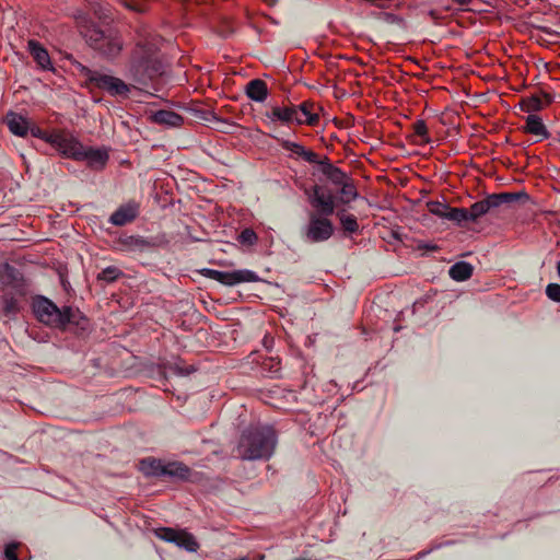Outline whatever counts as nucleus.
Segmentation results:
<instances>
[{"label": "nucleus", "mask_w": 560, "mask_h": 560, "mask_svg": "<svg viewBox=\"0 0 560 560\" xmlns=\"http://www.w3.org/2000/svg\"><path fill=\"white\" fill-rule=\"evenodd\" d=\"M2 312L10 318L15 317L20 312L19 301L11 293H4L2 296Z\"/></svg>", "instance_id": "obj_29"}, {"label": "nucleus", "mask_w": 560, "mask_h": 560, "mask_svg": "<svg viewBox=\"0 0 560 560\" xmlns=\"http://www.w3.org/2000/svg\"><path fill=\"white\" fill-rule=\"evenodd\" d=\"M174 371H175L178 375H186V374L190 373V370H184V369H182V368H179V366H177V365L174 368Z\"/></svg>", "instance_id": "obj_44"}, {"label": "nucleus", "mask_w": 560, "mask_h": 560, "mask_svg": "<svg viewBox=\"0 0 560 560\" xmlns=\"http://www.w3.org/2000/svg\"><path fill=\"white\" fill-rule=\"evenodd\" d=\"M340 224L346 232L355 233L359 230L357 218L353 214L338 213Z\"/></svg>", "instance_id": "obj_34"}, {"label": "nucleus", "mask_w": 560, "mask_h": 560, "mask_svg": "<svg viewBox=\"0 0 560 560\" xmlns=\"http://www.w3.org/2000/svg\"><path fill=\"white\" fill-rule=\"evenodd\" d=\"M246 96L257 103H262L268 97V88L264 80H250L245 88Z\"/></svg>", "instance_id": "obj_19"}, {"label": "nucleus", "mask_w": 560, "mask_h": 560, "mask_svg": "<svg viewBox=\"0 0 560 560\" xmlns=\"http://www.w3.org/2000/svg\"><path fill=\"white\" fill-rule=\"evenodd\" d=\"M332 234V222L318 213H308V222L301 230L303 241L311 244L326 242Z\"/></svg>", "instance_id": "obj_7"}, {"label": "nucleus", "mask_w": 560, "mask_h": 560, "mask_svg": "<svg viewBox=\"0 0 560 560\" xmlns=\"http://www.w3.org/2000/svg\"><path fill=\"white\" fill-rule=\"evenodd\" d=\"M546 97H547V104L551 103V97L548 95H546Z\"/></svg>", "instance_id": "obj_48"}, {"label": "nucleus", "mask_w": 560, "mask_h": 560, "mask_svg": "<svg viewBox=\"0 0 560 560\" xmlns=\"http://www.w3.org/2000/svg\"><path fill=\"white\" fill-rule=\"evenodd\" d=\"M90 10L92 13L100 20L110 19V7L107 3L102 2L101 0H91Z\"/></svg>", "instance_id": "obj_31"}, {"label": "nucleus", "mask_w": 560, "mask_h": 560, "mask_svg": "<svg viewBox=\"0 0 560 560\" xmlns=\"http://www.w3.org/2000/svg\"><path fill=\"white\" fill-rule=\"evenodd\" d=\"M269 7H273L278 3V0H265Z\"/></svg>", "instance_id": "obj_47"}, {"label": "nucleus", "mask_w": 560, "mask_h": 560, "mask_svg": "<svg viewBox=\"0 0 560 560\" xmlns=\"http://www.w3.org/2000/svg\"><path fill=\"white\" fill-rule=\"evenodd\" d=\"M178 532L177 529L171 528V527H161L156 529L155 534L156 536L166 541V542H176V539L178 538Z\"/></svg>", "instance_id": "obj_35"}, {"label": "nucleus", "mask_w": 560, "mask_h": 560, "mask_svg": "<svg viewBox=\"0 0 560 560\" xmlns=\"http://www.w3.org/2000/svg\"><path fill=\"white\" fill-rule=\"evenodd\" d=\"M124 276V272L116 266H108L104 268L98 275L97 280L106 283H112Z\"/></svg>", "instance_id": "obj_33"}, {"label": "nucleus", "mask_w": 560, "mask_h": 560, "mask_svg": "<svg viewBox=\"0 0 560 560\" xmlns=\"http://www.w3.org/2000/svg\"><path fill=\"white\" fill-rule=\"evenodd\" d=\"M138 215V207L135 203L120 206L109 218V222L116 226H122L133 221Z\"/></svg>", "instance_id": "obj_17"}, {"label": "nucleus", "mask_w": 560, "mask_h": 560, "mask_svg": "<svg viewBox=\"0 0 560 560\" xmlns=\"http://www.w3.org/2000/svg\"><path fill=\"white\" fill-rule=\"evenodd\" d=\"M109 154L105 148H85L83 147L82 154L79 161H86L88 166L94 170H103L107 164Z\"/></svg>", "instance_id": "obj_14"}, {"label": "nucleus", "mask_w": 560, "mask_h": 560, "mask_svg": "<svg viewBox=\"0 0 560 560\" xmlns=\"http://www.w3.org/2000/svg\"><path fill=\"white\" fill-rule=\"evenodd\" d=\"M78 69L89 84L105 91L113 97H128L131 89L135 88L132 83H127L122 79L106 73L103 70L90 69L81 63H79Z\"/></svg>", "instance_id": "obj_4"}, {"label": "nucleus", "mask_w": 560, "mask_h": 560, "mask_svg": "<svg viewBox=\"0 0 560 560\" xmlns=\"http://www.w3.org/2000/svg\"><path fill=\"white\" fill-rule=\"evenodd\" d=\"M459 5H468L472 0H454Z\"/></svg>", "instance_id": "obj_45"}, {"label": "nucleus", "mask_w": 560, "mask_h": 560, "mask_svg": "<svg viewBox=\"0 0 560 560\" xmlns=\"http://www.w3.org/2000/svg\"><path fill=\"white\" fill-rule=\"evenodd\" d=\"M19 542H9L4 547V558L7 560H19L16 555V549L19 548Z\"/></svg>", "instance_id": "obj_41"}, {"label": "nucleus", "mask_w": 560, "mask_h": 560, "mask_svg": "<svg viewBox=\"0 0 560 560\" xmlns=\"http://www.w3.org/2000/svg\"><path fill=\"white\" fill-rule=\"evenodd\" d=\"M417 247L418 249H425L430 252H436L439 249V246L436 244L425 242H420Z\"/></svg>", "instance_id": "obj_43"}, {"label": "nucleus", "mask_w": 560, "mask_h": 560, "mask_svg": "<svg viewBox=\"0 0 560 560\" xmlns=\"http://www.w3.org/2000/svg\"><path fill=\"white\" fill-rule=\"evenodd\" d=\"M131 51L129 61L125 67V77L136 84L148 85V83L160 74V63L155 58L158 47L153 39L142 36Z\"/></svg>", "instance_id": "obj_1"}, {"label": "nucleus", "mask_w": 560, "mask_h": 560, "mask_svg": "<svg viewBox=\"0 0 560 560\" xmlns=\"http://www.w3.org/2000/svg\"><path fill=\"white\" fill-rule=\"evenodd\" d=\"M164 469V477L173 480H188L191 474V469L182 462H167Z\"/></svg>", "instance_id": "obj_22"}, {"label": "nucleus", "mask_w": 560, "mask_h": 560, "mask_svg": "<svg viewBox=\"0 0 560 560\" xmlns=\"http://www.w3.org/2000/svg\"><path fill=\"white\" fill-rule=\"evenodd\" d=\"M4 124L18 137H25L28 133L30 122L26 117L19 113L9 112L4 117Z\"/></svg>", "instance_id": "obj_15"}, {"label": "nucleus", "mask_w": 560, "mask_h": 560, "mask_svg": "<svg viewBox=\"0 0 560 560\" xmlns=\"http://www.w3.org/2000/svg\"><path fill=\"white\" fill-rule=\"evenodd\" d=\"M84 37L90 47L107 58L118 56L122 49L120 36L112 28L91 27L86 30Z\"/></svg>", "instance_id": "obj_5"}, {"label": "nucleus", "mask_w": 560, "mask_h": 560, "mask_svg": "<svg viewBox=\"0 0 560 560\" xmlns=\"http://www.w3.org/2000/svg\"><path fill=\"white\" fill-rule=\"evenodd\" d=\"M340 186V201L342 203H349L355 200L359 196L355 185L352 179L348 176L345 178V183L339 184Z\"/></svg>", "instance_id": "obj_27"}, {"label": "nucleus", "mask_w": 560, "mask_h": 560, "mask_svg": "<svg viewBox=\"0 0 560 560\" xmlns=\"http://www.w3.org/2000/svg\"><path fill=\"white\" fill-rule=\"evenodd\" d=\"M524 131L530 133L533 136L540 137V139H548L550 137V132L546 128L542 119L535 114H529L525 119Z\"/></svg>", "instance_id": "obj_23"}, {"label": "nucleus", "mask_w": 560, "mask_h": 560, "mask_svg": "<svg viewBox=\"0 0 560 560\" xmlns=\"http://www.w3.org/2000/svg\"><path fill=\"white\" fill-rule=\"evenodd\" d=\"M546 295L551 301L560 303V284H558V283H549L546 287Z\"/></svg>", "instance_id": "obj_40"}, {"label": "nucleus", "mask_w": 560, "mask_h": 560, "mask_svg": "<svg viewBox=\"0 0 560 560\" xmlns=\"http://www.w3.org/2000/svg\"><path fill=\"white\" fill-rule=\"evenodd\" d=\"M295 106H275L271 112L267 114V117L272 121H281L284 124L296 122L301 125V119L296 117Z\"/></svg>", "instance_id": "obj_18"}, {"label": "nucleus", "mask_w": 560, "mask_h": 560, "mask_svg": "<svg viewBox=\"0 0 560 560\" xmlns=\"http://www.w3.org/2000/svg\"><path fill=\"white\" fill-rule=\"evenodd\" d=\"M32 310L38 322L57 329H65L69 324L78 323L79 310L71 306L58 307L44 295H36L32 301Z\"/></svg>", "instance_id": "obj_3"}, {"label": "nucleus", "mask_w": 560, "mask_h": 560, "mask_svg": "<svg viewBox=\"0 0 560 560\" xmlns=\"http://www.w3.org/2000/svg\"><path fill=\"white\" fill-rule=\"evenodd\" d=\"M200 272L206 278L215 280L219 283L228 287H233L244 282H257L259 280L257 273L248 269L221 271L210 268H203Z\"/></svg>", "instance_id": "obj_8"}, {"label": "nucleus", "mask_w": 560, "mask_h": 560, "mask_svg": "<svg viewBox=\"0 0 560 560\" xmlns=\"http://www.w3.org/2000/svg\"><path fill=\"white\" fill-rule=\"evenodd\" d=\"M312 105L307 103H302L298 107H295L296 117L301 119V125L306 124L308 126H313L318 121V115L313 114L311 109Z\"/></svg>", "instance_id": "obj_28"}, {"label": "nucleus", "mask_w": 560, "mask_h": 560, "mask_svg": "<svg viewBox=\"0 0 560 560\" xmlns=\"http://www.w3.org/2000/svg\"><path fill=\"white\" fill-rule=\"evenodd\" d=\"M238 241L242 243V244H247V245H253L256 243L257 241V235L256 233L254 232V230L252 229H244L240 235H238Z\"/></svg>", "instance_id": "obj_38"}, {"label": "nucleus", "mask_w": 560, "mask_h": 560, "mask_svg": "<svg viewBox=\"0 0 560 560\" xmlns=\"http://www.w3.org/2000/svg\"><path fill=\"white\" fill-rule=\"evenodd\" d=\"M413 131L419 136L424 143H430L431 139L428 136V127L424 120L420 119L413 124Z\"/></svg>", "instance_id": "obj_37"}, {"label": "nucleus", "mask_w": 560, "mask_h": 560, "mask_svg": "<svg viewBox=\"0 0 560 560\" xmlns=\"http://www.w3.org/2000/svg\"><path fill=\"white\" fill-rule=\"evenodd\" d=\"M280 145L282 147V149L290 151L292 154L303 159L305 162L313 164L318 161L317 153L304 148L302 144H300L298 142H293L290 140H282L280 142Z\"/></svg>", "instance_id": "obj_20"}, {"label": "nucleus", "mask_w": 560, "mask_h": 560, "mask_svg": "<svg viewBox=\"0 0 560 560\" xmlns=\"http://www.w3.org/2000/svg\"><path fill=\"white\" fill-rule=\"evenodd\" d=\"M306 194L308 202L313 208V211L310 213H318L324 217L334 214L335 197L331 192L326 191L323 186L314 185Z\"/></svg>", "instance_id": "obj_9"}, {"label": "nucleus", "mask_w": 560, "mask_h": 560, "mask_svg": "<svg viewBox=\"0 0 560 560\" xmlns=\"http://www.w3.org/2000/svg\"><path fill=\"white\" fill-rule=\"evenodd\" d=\"M445 219L462 226L469 221L468 209L448 207Z\"/></svg>", "instance_id": "obj_30"}, {"label": "nucleus", "mask_w": 560, "mask_h": 560, "mask_svg": "<svg viewBox=\"0 0 560 560\" xmlns=\"http://www.w3.org/2000/svg\"><path fill=\"white\" fill-rule=\"evenodd\" d=\"M520 105L522 110L529 114L534 112H539L544 108V103L537 95H530L528 97L523 98Z\"/></svg>", "instance_id": "obj_32"}, {"label": "nucleus", "mask_w": 560, "mask_h": 560, "mask_svg": "<svg viewBox=\"0 0 560 560\" xmlns=\"http://www.w3.org/2000/svg\"><path fill=\"white\" fill-rule=\"evenodd\" d=\"M264 371L269 372L271 375H277L280 371V361L275 358L266 359L262 362Z\"/></svg>", "instance_id": "obj_39"}, {"label": "nucleus", "mask_w": 560, "mask_h": 560, "mask_svg": "<svg viewBox=\"0 0 560 560\" xmlns=\"http://www.w3.org/2000/svg\"><path fill=\"white\" fill-rule=\"evenodd\" d=\"M28 52L43 70H54L47 49L37 40L31 39L27 43Z\"/></svg>", "instance_id": "obj_16"}, {"label": "nucleus", "mask_w": 560, "mask_h": 560, "mask_svg": "<svg viewBox=\"0 0 560 560\" xmlns=\"http://www.w3.org/2000/svg\"><path fill=\"white\" fill-rule=\"evenodd\" d=\"M47 143L56 148L63 156L80 160L82 154L83 144L73 137L67 136L62 132H51Z\"/></svg>", "instance_id": "obj_10"}, {"label": "nucleus", "mask_w": 560, "mask_h": 560, "mask_svg": "<svg viewBox=\"0 0 560 560\" xmlns=\"http://www.w3.org/2000/svg\"><path fill=\"white\" fill-rule=\"evenodd\" d=\"M164 466L165 462L154 457H148L140 460L139 470L147 477L161 478L164 477Z\"/></svg>", "instance_id": "obj_21"}, {"label": "nucleus", "mask_w": 560, "mask_h": 560, "mask_svg": "<svg viewBox=\"0 0 560 560\" xmlns=\"http://www.w3.org/2000/svg\"><path fill=\"white\" fill-rule=\"evenodd\" d=\"M430 551H422V552H419L412 560H419L421 559L422 557H424L425 555H428Z\"/></svg>", "instance_id": "obj_46"}, {"label": "nucleus", "mask_w": 560, "mask_h": 560, "mask_svg": "<svg viewBox=\"0 0 560 560\" xmlns=\"http://www.w3.org/2000/svg\"><path fill=\"white\" fill-rule=\"evenodd\" d=\"M314 164L317 165V171L325 177V179L332 185L338 186L339 184L345 183V178L348 177L347 173L335 166L328 156H323L322 159L318 156V161Z\"/></svg>", "instance_id": "obj_13"}, {"label": "nucleus", "mask_w": 560, "mask_h": 560, "mask_svg": "<svg viewBox=\"0 0 560 560\" xmlns=\"http://www.w3.org/2000/svg\"><path fill=\"white\" fill-rule=\"evenodd\" d=\"M177 547L185 549L188 552H196L199 549V544L190 533L186 530L178 532V538L174 542Z\"/></svg>", "instance_id": "obj_26"}, {"label": "nucleus", "mask_w": 560, "mask_h": 560, "mask_svg": "<svg viewBox=\"0 0 560 560\" xmlns=\"http://www.w3.org/2000/svg\"><path fill=\"white\" fill-rule=\"evenodd\" d=\"M278 436L271 425H250L238 440L237 457L243 460H268L273 455Z\"/></svg>", "instance_id": "obj_2"}, {"label": "nucleus", "mask_w": 560, "mask_h": 560, "mask_svg": "<svg viewBox=\"0 0 560 560\" xmlns=\"http://www.w3.org/2000/svg\"><path fill=\"white\" fill-rule=\"evenodd\" d=\"M28 132L34 138L42 139V140H44L46 142H47V139H49V137L51 136V132L48 133V132H46L45 130H43L42 128H39L37 126H32V127L30 126Z\"/></svg>", "instance_id": "obj_42"}, {"label": "nucleus", "mask_w": 560, "mask_h": 560, "mask_svg": "<svg viewBox=\"0 0 560 560\" xmlns=\"http://www.w3.org/2000/svg\"><path fill=\"white\" fill-rule=\"evenodd\" d=\"M0 282L4 287L12 288L16 293L24 294L25 284L23 275L19 269L8 262L0 265Z\"/></svg>", "instance_id": "obj_11"}, {"label": "nucleus", "mask_w": 560, "mask_h": 560, "mask_svg": "<svg viewBox=\"0 0 560 560\" xmlns=\"http://www.w3.org/2000/svg\"><path fill=\"white\" fill-rule=\"evenodd\" d=\"M152 120L166 127H178L183 122V117L175 112L160 109L152 115Z\"/></svg>", "instance_id": "obj_24"}, {"label": "nucleus", "mask_w": 560, "mask_h": 560, "mask_svg": "<svg viewBox=\"0 0 560 560\" xmlns=\"http://www.w3.org/2000/svg\"><path fill=\"white\" fill-rule=\"evenodd\" d=\"M118 248L124 252H145L154 246L151 238L140 235H121L116 242Z\"/></svg>", "instance_id": "obj_12"}, {"label": "nucleus", "mask_w": 560, "mask_h": 560, "mask_svg": "<svg viewBox=\"0 0 560 560\" xmlns=\"http://www.w3.org/2000/svg\"><path fill=\"white\" fill-rule=\"evenodd\" d=\"M474 272V266L467 261H457L451 266L448 270L450 277L457 282H463L468 280Z\"/></svg>", "instance_id": "obj_25"}, {"label": "nucleus", "mask_w": 560, "mask_h": 560, "mask_svg": "<svg viewBox=\"0 0 560 560\" xmlns=\"http://www.w3.org/2000/svg\"><path fill=\"white\" fill-rule=\"evenodd\" d=\"M448 207H450L448 205L440 202V201L428 202L429 211L432 214H434L439 218H442V219H445Z\"/></svg>", "instance_id": "obj_36"}, {"label": "nucleus", "mask_w": 560, "mask_h": 560, "mask_svg": "<svg viewBox=\"0 0 560 560\" xmlns=\"http://www.w3.org/2000/svg\"><path fill=\"white\" fill-rule=\"evenodd\" d=\"M520 199H528L526 192H500L487 196L485 199L476 201L468 209L469 221L476 222L481 217L490 213L493 209L505 203H512Z\"/></svg>", "instance_id": "obj_6"}]
</instances>
